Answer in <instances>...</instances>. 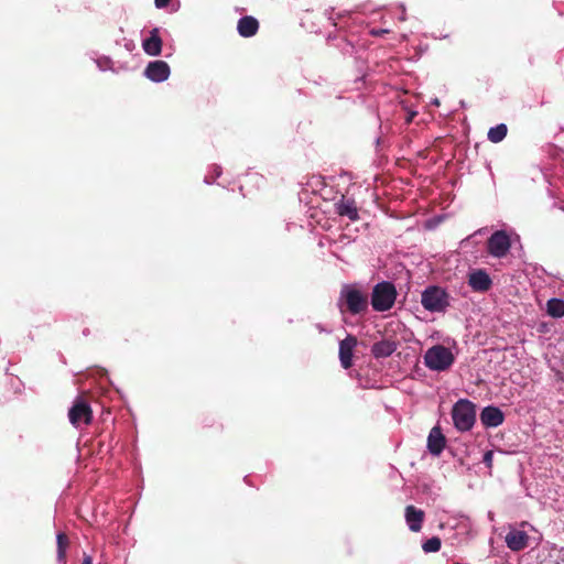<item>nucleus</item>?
Segmentation results:
<instances>
[{
  "label": "nucleus",
  "instance_id": "f257e3e1",
  "mask_svg": "<svg viewBox=\"0 0 564 564\" xmlns=\"http://www.w3.org/2000/svg\"><path fill=\"white\" fill-rule=\"evenodd\" d=\"M368 294L356 284H345L341 286L337 307L341 314L365 315L368 312Z\"/></svg>",
  "mask_w": 564,
  "mask_h": 564
},
{
  "label": "nucleus",
  "instance_id": "f03ea898",
  "mask_svg": "<svg viewBox=\"0 0 564 564\" xmlns=\"http://www.w3.org/2000/svg\"><path fill=\"white\" fill-rule=\"evenodd\" d=\"M397 289L392 282L382 281L372 288L371 306L376 312H386L393 307L397 300Z\"/></svg>",
  "mask_w": 564,
  "mask_h": 564
},
{
  "label": "nucleus",
  "instance_id": "7ed1b4c3",
  "mask_svg": "<svg viewBox=\"0 0 564 564\" xmlns=\"http://www.w3.org/2000/svg\"><path fill=\"white\" fill-rule=\"evenodd\" d=\"M424 362L431 370L444 371L454 362V356L448 348L436 345L427 349L424 355Z\"/></svg>",
  "mask_w": 564,
  "mask_h": 564
},
{
  "label": "nucleus",
  "instance_id": "20e7f679",
  "mask_svg": "<svg viewBox=\"0 0 564 564\" xmlns=\"http://www.w3.org/2000/svg\"><path fill=\"white\" fill-rule=\"evenodd\" d=\"M452 416L459 431H468L475 423V405L468 400H459L453 408Z\"/></svg>",
  "mask_w": 564,
  "mask_h": 564
},
{
  "label": "nucleus",
  "instance_id": "39448f33",
  "mask_svg": "<svg viewBox=\"0 0 564 564\" xmlns=\"http://www.w3.org/2000/svg\"><path fill=\"white\" fill-rule=\"evenodd\" d=\"M421 303L430 312H444L449 305L448 294L444 289L432 285L423 291Z\"/></svg>",
  "mask_w": 564,
  "mask_h": 564
},
{
  "label": "nucleus",
  "instance_id": "423d86ee",
  "mask_svg": "<svg viewBox=\"0 0 564 564\" xmlns=\"http://www.w3.org/2000/svg\"><path fill=\"white\" fill-rule=\"evenodd\" d=\"M93 410L87 400L83 397H77L68 410L70 424L75 427H79L80 424L89 425L93 422Z\"/></svg>",
  "mask_w": 564,
  "mask_h": 564
},
{
  "label": "nucleus",
  "instance_id": "0eeeda50",
  "mask_svg": "<svg viewBox=\"0 0 564 564\" xmlns=\"http://www.w3.org/2000/svg\"><path fill=\"white\" fill-rule=\"evenodd\" d=\"M358 344L357 337L354 335H347L346 338L339 343V360L344 369L352 367L354 349Z\"/></svg>",
  "mask_w": 564,
  "mask_h": 564
},
{
  "label": "nucleus",
  "instance_id": "6e6552de",
  "mask_svg": "<svg viewBox=\"0 0 564 564\" xmlns=\"http://www.w3.org/2000/svg\"><path fill=\"white\" fill-rule=\"evenodd\" d=\"M170 73L169 64L161 59L150 62L144 69L145 77L155 83L166 80Z\"/></svg>",
  "mask_w": 564,
  "mask_h": 564
},
{
  "label": "nucleus",
  "instance_id": "1a4fd4ad",
  "mask_svg": "<svg viewBox=\"0 0 564 564\" xmlns=\"http://www.w3.org/2000/svg\"><path fill=\"white\" fill-rule=\"evenodd\" d=\"M507 546L514 552L524 550L529 544V535L521 530L512 529L505 538Z\"/></svg>",
  "mask_w": 564,
  "mask_h": 564
},
{
  "label": "nucleus",
  "instance_id": "9d476101",
  "mask_svg": "<svg viewBox=\"0 0 564 564\" xmlns=\"http://www.w3.org/2000/svg\"><path fill=\"white\" fill-rule=\"evenodd\" d=\"M446 444L445 436L442 433V430L440 426H434L430 431L429 437H427V449L432 455H440Z\"/></svg>",
  "mask_w": 564,
  "mask_h": 564
},
{
  "label": "nucleus",
  "instance_id": "9b49d317",
  "mask_svg": "<svg viewBox=\"0 0 564 564\" xmlns=\"http://www.w3.org/2000/svg\"><path fill=\"white\" fill-rule=\"evenodd\" d=\"M491 283L490 276L482 270H476L469 274L468 284L476 292L488 291Z\"/></svg>",
  "mask_w": 564,
  "mask_h": 564
},
{
  "label": "nucleus",
  "instance_id": "f8f14e48",
  "mask_svg": "<svg viewBox=\"0 0 564 564\" xmlns=\"http://www.w3.org/2000/svg\"><path fill=\"white\" fill-rule=\"evenodd\" d=\"M405 521L409 525V529L412 532H419L422 529V524L424 521L425 513L423 510L417 509L416 507L410 505L405 508Z\"/></svg>",
  "mask_w": 564,
  "mask_h": 564
},
{
  "label": "nucleus",
  "instance_id": "ddd939ff",
  "mask_svg": "<svg viewBox=\"0 0 564 564\" xmlns=\"http://www.w3.org/2000/svg\"><path fill=\"white\" fill-rule=\"evenodd\" d=\"M142 47L148 55L158 56L161 54L162 40L156 28L151 30L150 36L143 41Z\"/></svg>",
  "mask_w": 564,
  "mask_h": 564
},
{
  "label": "nucleus",
  "instance_id": "4468645a",
  "mask_svg": "<svg viewBox=\"0 0 564 564\" xmlns=\"http://www.w3.org/2000/svg\"><path fill=\"white\" fill-rule=\"evenodd\" d=\"M398 348V344L391 339H383L375 343L371 347V354L375 358H387L391 356Z\"/></svg>",
  "mask_w": 564,
  "mask_h": 564
},
{
  "label": "nucleus",
  "instance_id": "2eb2a0df",
  "mask_svg": "<svg viewBox=\"0 0 564 564\" xmlns=\"http://www.w3.org/2000/svg\"><path fill=\"white\" fill-rule=\"evenodd\" d=\"M237 30L243 37L253 36L259 30V22L256 18L246 15L238 21Z\"/></svg>",
  "mask_w": 564,
  "mask_h": 564
},
{
  "label": "nucleus",
  "instance_id": "dca6fc26",
  "mask_svg": "<svg viewBox=\"0 0 564 564\" xmlns=\"http://www.w3.org/2000/svg\"><path fill=\"white\" fill-rule=\"evenodd\" d=\"M337 214L348 217L351 221L359 219L358 208L352 199H341L337 204Z\"/></svg>",
  "mask_w": 564,
  "mask_h": 564
},
{
  "label": "nucleus",
  "instance_id": "f3484780",
  "mask_svg": "<svg viewBox=\"0 0 564 564\" xmlns=\"http://www.w3.org/2000/svg\"><path fill=\"white\" fill-rule=\"evenodd\" d=\"M511 247V237L505 230H496V258L505 257Z\"/></svg>",
  "mask_w": 564,
  "mask_h": 564
},
{
  "label": "nucleus",
  "instance_id": "a211bd4d",
  "mask_svg": "<svg viewBox=\"0 0 564 564\" xmlns=\"http://www.w3.org/2000/svg\"><path fill=\"white\" fill-rule=\"evenodd\" d=\"M546 312L550 316L560 318L564 316V300L551 299L546 303Z\"/></svg>",
  "mask_w": 564,
  "mask_h": 564
},
{
  "label": "nucleus",
  "instance_id": "6ab92c4d",
  "mask_svg": "<svg viewBox=\"0 0 564 564\" xmlns=\"http://www.w3.org/2000/svg\"><path fill=\"white\" fill-rule=\"evenodd\" d=\"M57 556L59 560H64L65 558V553H66V549L69 544V541H68V538L65 533L63 532H59L57 534Z\"/></svg>",
  "mask_w": 564,
  "mask_h": 564
},
{
  "label": "nucleus",
  "instance_id": "aec40b11",
  "mask_svg": "<svg viewBox=\"0 0 564 564\" xmlns=\"http://www.w3.org/2000/svg\"><path fill=\"white\" fill-rule=\"evenodd\" d=\"M441 545H442L441 539L438 536H433V538L426 540L422 544V549L425 553H434V552L440 551Z\"/></svg>",
  "mask_w": 564,
  "mask_h": 564
},
{
  "label": "nucleus",
  "instance_id": "412c9836",
  "mask_svg": "<svg viewBox=\"0 0 564 564\" xmlns=\"http://www.w3.org/2000/svg\"><path fill=\"white\" fill-rule=\"evenodd\" d=\"M480 421L486 427L494 426V405H488L482 410Z\"/></svg>",
  "mask_w": 564,
  "mask_h": 564
},
{
  "label": "nucleus",
  "instance_id": "4be33fe9",
  "mask_svg": "<svg viewBox=\"0 0 564 564\" xmlns=\"http://www.w3.org/2000/svg\"><path fill=\"white\" fill-rule=\"evenodd\" d=\"M508 128L505 123L496 126V143L500 142L507 135Z\"/></svg>",
  "mask_w": 564,
  "mask_h": 564
},
{
  "label": "nucleus",
  "instance_id": "5701e85b",
  "mask_svg": "<svg viewBox=\"0 0 564 564\" xmlns=\"http://www.w3.org/2000/svg\"><path fill=\"white\" fill-rule=\"evenodd\" d=\"M505 415L501 410L496 408V426L500 425L503 422Z\"/></svg>",
  "mask_w": 564,
  "mask_h": 564
},
{
  "label": "nucleus",
  "instance_id": "b1692460",
  "mask_svg": "<svg viewBox=\"0 0 564 564\" xmlns=\"http://www.w3.org/2000/svg\"><path fill=\"white\" fill-rule=\"evenodd\" d=\"M487 251L489 254H494V234L487 239Z\"/></svg>",
  "mask_w": 564,
  "mask_h": 564
},
{
  "label": "nucleus",
  "instance_id": "393cba45",
  "mask_svg": "<svg viewBox=\"0 0 564 564\" xmlns=\"http://www.w3.org/2000/svg\"><path fill=\"white\" fill-rule=\"evenodd\" d=\"M494 455V451H487L484 455V462L487 464L488 467L491 466V457Z\"/></svg>",
  "mask_w": 564,
  "mask_h": 564
},
{
  "label": "nucleus",
  "instance_id": "a878e982",
  "mask_svg": "<svg viewBox=\"0 0 564 564\" xmlns=\"http://www.w3.org/2000/svg\"><path fill=\"white\" fill-rule=\"evenodd\" d=\"M172 0H154L155 7L159 9L165 8Z\"/></svg>",
  "mask_w": 564,
  "mask_h": 564
},
{
  "label": "nucleus",
  "instance_id": "bb28decb",
  "mask_svg": "<svg viewBox=\"0 0 564 564\" xmlns=\"http://www.w3.org/2000/svg\"><path fill=\"white\" fill-rule=\"evenodd\" d=\"M487 137L491 142H494V127L488 130Z\"/></svg>",
  "mask_w": 564,
  "mask_h": 564
},
{
  "label": "nucleus",
  "instance_id": "cd10ccee",
  "mask_svg": "<svg viewBox=\"0 0 564 564\" xmlns=\"http://www.w3.org/2000/svg\"><path fill=\"white\" fill-rule=\"evenodd\" d=\"M83 564H93V561L90 557H86L84 558Z\"/></svg>",
  "mask_w": 564,
  "mask_h": 564
},
{
  "label": "nucleus",
  "instance_id": "c85d7f7f",
  "mask_svg": "<svg viewBox=\"0 0 564 564\" xmlns=\"http://www.w3.org/2000/svg\"><path fill=\"white\" fill-rule=\"evenodd\" d=\"M387 32H388L387 30H382V31L373 32V34H381V33H387Z\"/></svg>",
  "mask_w": 564,
  "mask_h": 564
}]
</instances>
